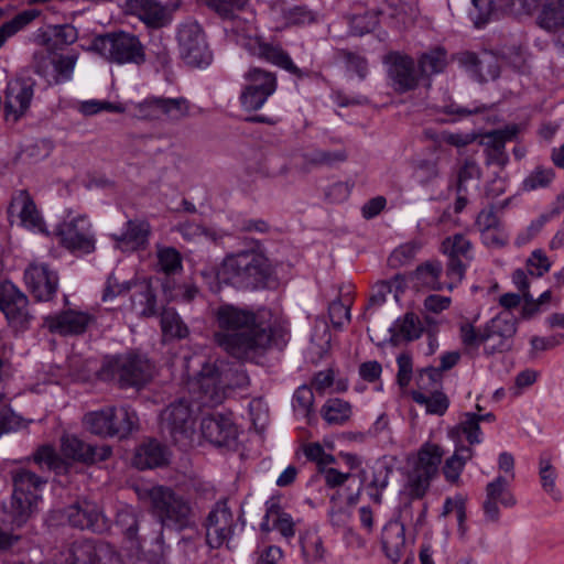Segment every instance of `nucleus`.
<instances>
[{"label":"nucleus","mask_w":564,"mask_h":564,"mask_svg":"<svg viewBox=\"0 0 564 564\" xmlns=\"http://www.w3.org/2000/svg\"><path fill=\"white\" fill-rule=\"evenodd\" d=\"M219 328L214 334L217 346L226 351L283 350L290 335L289 329L278 319L265 323L262 316L252 311L221 304L213 310Z\"/></svg>","instance_id":"f257e3e1"},{"label":"nucleus","mask_w":564,"mask_h":564,"mask_svg":"<svg viewBox=\"0 0 564 564\" xmlns=\"http://www.w3.org/2000/svg\"><path fill=\"white\" fill-rule=\"evenodd\" d=\"M184 367L188 392L199 406H217L236 389L250 383L239 355H186Z\"/></svg>","instance_id":"f03ea898"},{"label":"nucleus","mask_w":564,"mask_h":564,"mask_svg":"<svg viewBox=\"0 0 564 564\" xmlns=\"http://www.w3.org/2000/svg\"><path fill=\"white\" fill-rule=\"evenodd\" d=\"M270 273L269 261L263 254L242 251L224 259L218 278L237 289H258L265 286Z\"/></svg>","instance_id":"7ed1b4c3"},{"label":"nucleus","mask_w":564,"mask_h":564,"mask_svg":"<svg viewBox=\"0 0 564 564\" xmlns=\"http://www.w3.org/2000/svg\"><path fill=\"white\" fill-rule=\"evenodd\" d=\"M155 371V366L145 355H110L105 358L97 376L102 381L117 382L120 388H141Z\"/></svg>","instance_id":"20e7f679"},{"label":"nucleus","mask_w":564,"mask_h":564,"mask_svg":"<svg viewBox=\"0 0 564 564\" xmlns=\"http://www.w3.org/2000/svg\"><path fill=\"white\" fill-rule=\"evenodd\" d=\"M152 513L161 527L183 530L191 527L194 511L187 499L166 486H153L145 490Z\"/></svg>","instance_id":"39448f33"},{"label":"nucleus","mask_w":564,"mask_h":564,"mask_svg":"<svg viewBox=\"0 0 564 564\" xmlns=\"http://www.w3.org/2000/svg\"><path fill=\"white\" fill-rule=\"evenodd\" d=\"M109 63L142 65L147 61L145 46L138 35L128 31H112L97 35L91 47Z\"/></svg>","instance_id":"423d86ee"},{"label":"nucleus","mask_w":564,"mask_h":564,"mask_svg":"<svg viewBox=\"0 0 564 564\" xmlns=\"http://www.w3.org/2000/svg\"><path fill=\"white\" fill-rule=\"evenodd\" d=\"M83 423L97 436L124 438L138 427V416L129 406H106L86 413Z\"/></svg>","instance_id":"0eeeda50"},{"label":"nucleus","mask_w":564,"mask_h":564,"mask_svg":"<svg viewBox=\"0 0 564 564\" xmlns=\"http://www.w3.org/2000/svg\"><path fill=\"white\" fill-rule=\"evenodd\" d=\"M11 476L13 482L11 517L12 522L21 527L34 512L46 480L25 468L13 470Z\"/></svg>","instance_id":"6e6552de"},{"label":"nucleus","mask_w":564,"mask_h":564,"mask_svg":"<svg viewBox=\"0 0 564 564\" xmlns=\"http://www.w3.org/2000/svg\"><path fill=\"white\" fill-rule=\"evenodd\" d=\"M192 105L183 96L170 98L149 96L132 106L133 116L143 121H167L178 123L191 115Z\"/></svg>","instance_id":"1a4fd4ad"},{"label":"nucleus","mask_w":564,"mask_h":564,"mask_svg":"<svg viewBox=\"0 0 564 564\" xmlns=\"http://www.w3.org/2000/svg\"><path fill=\"white\" fill-rule=\"evenodd\" d=\"M55 235L59 243L75 254H88L96 248L93 226L86 215L73 216L68 213L57 225Z\"/></svg>","instance_id":"9d476101"},{"label":"nucleus","mask_w":564,"mask_h":564,"mask_svg":"<svg viewBox=\"0 0 564 564\" xmlns=\"http://www.w3.org/2000/svg\"><path fill=\"white\" fill-rule=\"evenodd\" d=\"M204 527L206 529V543L212 549L229 545L236 533L238 519L227 500H220L214 505L206 517Z\"/></svg>","instance_id":"9b49d317"},{"label":"nucleus","mask_w":564,"mask_h":564,"mask_svg":"<svg viewBox=\"0 0 564 564\" xmlns=\"http://www.w3.org/2000/svg\"><path fill=\"white\" fill-rule=\"evenodd\" d=\"M180 54L183 61L193 67H204L212 62V53L200 25L188 21L180 25L177 31Z\"/></svg>","instance_id":"f8f14e48"},{"label":"nucleus","mask_w":564,"mask_h":564,"mask_svg":"<svg viewBox=\"0 0 564 564\" xmlns=\"http://www.w3.org/2000/svg\"><path fill=\"white\" fill-rule=\"evenodd\" d=\"M78 54H50L37 52L34 54V72L44 77L48 85H59L72 79Z\"/></svg>","instance_id":"ddd939ff"},{"label":"nucleus","mask_w":564,"mask_h":564,"mask_svg":"<svg viewBox=\"0 0 564 564\" xmlns=\"http://www.w3.org/2000/svg\"><path fill=\"white\" fill-rule=\"evenodd\" d=\"M192 395V401L185 399L171 403L161 413V427L166 431L175 443L189 438L193 432V408L200 409Z\"/></svg>","instance_id":"4468645a"},{"label":"nucleus","mask_w":564,"mask_h":564,"mask_svg":"<svg viewBox=\"0 0 564 564\" xmlns=\"http://www.w3.org/2000/svg\"><path fill=\"white\" fill-rule=\"evenodd\" d=\"M66 564H116L119 555L104 541L78 540L67 550Z\"/></svg>","instance_id":"2eb2a0df"},{"label":"nucleus","mask_w":564,"mask_h":564,"mask_svg":"<svg viewBox=\"0 0 564 564\" xmlns=\"http://www.w3.org/2000/svg\"><path fill=\"white\" fill-rule=\"evenodd\" d=\"M237 42L251 55L279 66L297 77H303V72L293 63L290 55L280 45L268 43L260 36L245 34H239Z\"/></svg>","instance_id":"dca6fc26"},{"label":"nucleus","mask_w":564,"mask_h":564,"mask_svg":"<svg viewBox=\"0 0 564 564\" xmlns=\"http://www.w3.org/2000/svg\"><path fill=\"white\" fill-rule=\"evenodd\" d=\"M442 251L448 257L446 275L449 282L446 288L453 290L464 279L466 262L471 259V243L464 235L455 234L442 242Z\"/></svg>","instance_id":"f3484780"},{"label":"nucleus","mask_w":564,"mask_h":564,"mask_svg":"<svg viewBox=\"0 0 564 564\" xmlns=\"http://www.w3.org/2000/svg\"><path fill=\"white\" fill-rule=\"evenodd\" d=\"M61 452L64 457L84 465H95L107 460L112 448L109 445H94L76 435H64L61 438Z\"/></svg>","instance_id":"a211bd4d"},{"label":"nucleus","mask_w":564,"mask_h":564,"mask_svg":"<svg viewBox=\"0 0 564 564\" xmlns=\"http://www.w3.org/2000/svg\"><path fill=\"white\" fill-rule=\"evenodd\" d=\"M519 132L517 124L506 126L502 129L479 133V144L484 147L487 165H497L503 169L509 156L506 152V142L513 140Z\"/></svg>","instance_id":"6ab92c4d"},{"label":"nucleus","mask_w":564,"mask_h":564,"mask_svg":"<svg viewBox=\"0 0 564 564\" xmlns=\"http://www.w3.org/2000/svg\"><path fill=\"white\" fill-rule=\"evenodd\" d=\"M64 514L72 527L80 530L102 533L109 528L107 519L101 513L99 507L93 501H76L65 508Z\"/></svg>","instance_id":"aec40b11"},{"label":"nucleus","mask_w":564,"mask_h":564,"mask_svg":"<svg viewBox=\"0 0 564 564\" xmlns=\"http://www.w3.org/2000/svg\"><path fill=\"white\" fill-rule=\"evenodd\" d=\"M24 281L37 301H50L57 291L58 275L42 262H32L24 271Z\"/></svg>","instance_id":"412c9836"},{"label":"nucleus","mask_w":564,"mask_h":564,"mask_svg":"<svg viewBox=\"0 0 564 564\" xmlns=\"http://www.w3.org/2000/svg\"><path fill=\"white\" fill-rule=\"evenodd\" d=\"M29 300L12 282L0 284V310L9 323L15 327H24L31 315L28 310Z\"/></svg>","instance_id":"4be33fe9"},{"label":"nucleus","mask_w":564,"mask_h":564,"mask_svg":"<svg viewBox=\"0 0 564 564\" xmlns=\"http://www.w3.org/2000/svg\"><path fill=\"white\" fill-rule=\"evenodd\" d=\"M388 66V75L393 87L399 93L414 89L419 84V74L415 70L412 57L399 52H391L384 56Z\"/></svg>","instance_id":"5701e85b"},{"label":"nucleus","mask_w":564,"mask_h":564,"mask_svg":"<svg viewBox=\"0 0 564 564\" xmlns=\"http://www.w3.org/2000/svg\"><path fill=\"white\" fill-rule=\"evenodd\" d=\"M34 96V83L31 79H15L8 84L4 95V115L7 120L17 122L26 113Z\"/></svg>","instance_id":"b1692460"},{"label":"nucleus","mask_w":564,"mask_h":564,"mask_svg":"<svg viewBox=\"0 0 564 564\" xmlns=\"http://www.w3.org/2000/svg\"><path fill=\"white\" fill-rule=\"evenodd\" d=\"M200 431L204 438L215 446H230L237 438V427L232 419L225 414H213L202 420Z\"/></svg>","instance_id":"393cba45"},{"label":"nucleus","mask_w":564,"mask_h":564,"mask_svg":"<svg viewBox=\"0 0 564 564\" xmlns=\"http://www.w3.org/2000/svg\"><path fill=\"white\" fill-rule=\"evenodd\" d=\"M129 10L148 28L161 29L172 21L173 11L158 0H129Z\"/></svg>","instance_id":"a878e982"},{"label":"nucleus","mask_w":564,"mask_h":564,"mask_svg":"<svg viewBox=\"0 0 564 564\" xmlns=\"http://www.w3.org/2000/svg\"><path fill=\"white\" fill-rule=\"evenodd\" d=\"M270 14L273 19L280 20L284 28L304 26L316 23L318 13L306 6L286 7L284 2L274 1L270 3Z\"/></svg>","instance_id":"bb28decb"},{"label":"nucleus","mask_w":564,"mask_h":564,"mask_svg":"<svg viewBox=\"0 0 564 564\" xmlns=\"http://www.w3.org/2000/svg\"><path fill=\"white\" fill-rule=\"evenodd\" d=\"M151 226L143 219H130L120 235H111L116 246L122 250L144 249L149 242Z\"/></svg>","instance_id":"cd10ccee"},{"label":"nucleus","mask_w":564,"mask_h":564,"mask_svg":"<svg viewBox=\"0 0 564 564\" xmlns=\"http://www.w3.org/2000/svg\"><path fill=\"white\" fill-rule=\"evenodd\" d=\"M8 213L11 217L17 216L21 224L31 229L43 231V221L36 206L25 191H20L13 196Z\"/></svg>","instance_id":"c85d7f7f"},{"label":"nucleus","mask_w":564,"mask_h":564,"mask_svg":"<svg viewBox=\"0 0 564 564\" xmlns=\"http://www.w3.org/2000/svg\"><path fill=\"white\" fill-rule=\"evenodd\" d=\"M381 543L386 556L394 564L400 562L408 551L404 525L399 521L388 522L382 530Z\"/></svg>","instance_id":"c756f323"},{"label":"nucleus","mask_w":564,"mask_h":564,"mask_svg":"<svg viewBox=\"0 0 564 564\" xmlns=\"http://www.w3.org/2000/svg\"><path fill=\"white\" fill-rule=\"evenodd\" d=\"M90 323V316L83 312L67 311L48 317L46 325L52 332L62 335H76L84 333Z\"/></svg>","instance_id":"7c9ffc66"},{"label":"nucleus","mask_w":564,"mask_h":564,"mask_svg":"<svg viewBox=\"0 0 564 564\" xmlns=\"http://www.w3.org/2000/svg\"><path fill=\"white\" fill-rule=\"evenodd\" d=\"M169 460L167 448L155 440L141 444L133 458V464L139 469L161 467Z\"/></svg>","instance_id":"2f4dec72"},{"label":"nucleus","mask_w":564,"mask_h":564,"mask_svg":"<svg viewBox=\"0 0 564 564\" xmlns=\"http://www.w3.org/2000/svg\"><path fill=\"white\" fill-rule=\"evenodd\" d=\"M135 288L131 297L132 310L141 317L155 316L158 314V303L151 282L142 281Z\"/></svg>","instance_id":"473e14b6"},{"label":"nucleus","mask_w":564,"mask_h":564,"mask_svg":"<svg viewBox=\"0 0 564 564\" xmlns=\"http://www.w3.org/2000/svg\"><path fill=\"white\" fill-rule=\"evenodd\" d=\"M443 455L444 451L440 445L424 443L417 451V459L413 469L434 478L438 474Z\"/></svg>","instance_id":"72a5a7b5"},{"label":"nucleus","mask_w":564,"mask_h":564,"mask_svg":"<svg viewBox=\"0 0 564 564\" xmlns=\"http://www.w3.org/2000/svg\"><path fill=\"white\" fill-rule=\"evenodd\" d=\"M269 521H272V528L279 531L285 538H292L295 534V523L292 517L284 512L275 502L267 507L264 519L261 523L262 531H269Z\"/></svg>","instance_id":"f704fd0d"},{"label":"nucleus","mask_w":564,"mask_h":564,"mask_svg":"<svg viewBox=\"0 0 564 564\" xmlns=\"http://www.w3.org/2000/svg\"><path fill=\"white\" fill-rule=\"evenodd\" d=\"M474 456V451L469 446H456L454 454L445 460L442 468L443 475L447 482L458 485L460 474L468 460Z\"/></svg>","instance_id":"c9c22d12"},{"label":"nucleus","mask_w":564,"mask_h":564,"mask_svg":"<svg viewBox=\"0 0 564 564\" xmlns=\"http://www.w3.org/2000/svg\"><path fill=\"white\" fill-rule=\"evenodd\" d=\"M154 269L166 278L182 273L183 259L181 253L173 247L156 246V263Z\"/></svg>","instance_id":"e433bc0d"},{"label":"nucleus","mask_w":564,"mask_h":564,"mask_svg":"<svg viewBox=\"0 0 564 564\" xmlns=\"http://www.w3.org/2000/svg\"><path fill=\"white\" fill-rule=\"evenodd\" d=\"M481 175V169L475 160H463L457 169L456 192L465 193L478 188Z\"/></svg>","instance_id":"4c0bfd02"},{"label":"nucleus","mask_w":564,"mask_h":564,"mask_svg":"<svg viewBox=\"0 0 564 564\" xmlns=\"http://www.w3.org/2000/svg\"><path fill=\"white\" fill-rule=\"evenodd\" d=\"M447 66V53L442 47L432 48L419 58V68L422 76H432L442 73Z\"/></svg>","instance_id":"58836bf2"},{"label":"nucleus","mask_w":564,"mask_h":564,"mask_svg":"<svg viewBox=\"0 0 564 564\" xmlns=\"http://www.w3.org/2000/svg\"><path fill=\"white\" fill-rule=\"evenodd\" d=\"M539 24L547 31L564 25V0H549L539 15Z\"/></svg>","instance_id":"ea45409f"},{"label":"nucleus","mask_w":564,"mask_h":564,"mask_svg":"<svg viewBox=\"0 0 564 564\" xmlns=\"http://www.w3.org/2000/svg\"><path fill=\"white\" fill-rule=\"evenodd\" d=\"M442 271L443 268L440 262H426L416 268L414 279L417 285L440 291L443 289V283L440 280Z\"/></svg>","instance_id":"a19ab883"},{"label":"nucleus","mask_w":564,"mask_h":564,"mask_svg":"<svg viewBox=\"0 0 564 564\" xmlns=\"http://www.w3.org/2000/svg\"><path fill=\"white\" fill-rule=\"evenodd\" d=\"M411 397L415 403L424 405L429 414L443 415L449 406L448 397L441 391H434L431 395H425L421 391H412Z\"/></svg>","instance_id":"79ce46f5"},{"label":"nucleus","mask_w":564,"mask_h":564,"mask_svg":"<svg viewBox=\"0 0 564 564\" xmlns=\"http://www.w3.org/2000/svg\"><path fill=\"white\" fill-rule=\"evenodd\" d=\"M516 330V321L513 316L510 313H501L491 318L486 325L485 337H487V340L494 337L509 338L514 335Z\"/></svg>","instance_id":"37998d69"},{"label":"nucleus","mask_w":564,"mask_h":564,"mask_svg":"<svg viewBox=\"0 0 564 564\" xmlns=\"http://www.w3.org/2000/svg\"><path fill=\"white\" fill-rule=\"evenodd\" d=\"M248 85L268 96L274 94L278 87L275 74L259 67H252L245 74Z\"/></svg>","instance_id":"c03bdc74"},{"label":"nucleus","mask_w":564,"mask_h":564,"mask_svg":"<svg viewBox=\"0 0 564 564\" xmlns=\"http://www.w3.org/2000/svg\"><path fill=\"white\" fill-rule=\"evenodd\" d=\"M40 12L37 10H25L14 15L11 20L4 22L0 26V48L10 37L15 35L35 18H37Z\"/></svg>","instance_id":"a18cd8bd"},{"label":"nucleus","mask_w":564,"mask_h":564,"mask_svg":"<svg viewBox=\"0 0 564 564\" xmlns=\"http://www.w3.org/2000/svg\"><path fill=\"white\" fill-rule=\"evenodd\" d=\"M394 330L397 339L412 341L421 336L423 325L419 316L413 313H406L402 318L397 321Z\"/></svg>","instance_id":"49530a36"},{"label":"nucleus","mask_w":564,"mask_h":564,"mask_svg":"<svg viewBox=\"0 0 564 564\" xmlns=\"http://www.w3.org/2000/svg\"><path fill=\"white\" fill-rule=\"evenodd\" d=\"M322 415L328 424H344L351 415V406L340 399H330L322 408Z\"/></svg>","instance_id":"de8ad7c7"},{"label":"nucleus","mask_w":564,"mask_h":564,"mask_svg":"<svg viewBox=\"0 0 564 564\" xmlns=\"http://www.w3.org/2000/svg\"><path fill=\"white\" fill-rule=\"evenodd\" d=\"M161 328L165 337L184 338L188 334L187 326L173 308H164L161 314Z\"/></svg>","instance_id":"09e8293b"},{"label":"nucleus","mask_w":564,"mask_h":564,"mask_svg":"<svg viewBox=\"0 0 564 564\" xmlns=\"http://www.w3.org/2000/svg\"><path fill=\"white\" fill-rule=\"evenodd\" d=\"M539 475L543 490L549 494L554 500H561V492L555 487L557 473L552 465L550 457L541 455L539 460Z\"/></svg>","instance_id":"8fccbe9b"},{"label":"nucleus","mask_w":564,"mask_h":564,"mask_svg":"<svg viewBox=\"0 0 564 564\" xmlns=\"http://www.w3.org/2000/svg\"><path fill=\"white\" fill-rule=\"evenodd\" d=\"M117 525L120 527L122 533L129 539V540H137L138 547H142V543L147 542L148 538L145 535H142L138 538L137 533L139 530V519L137 513L131 509H123L117 513Z\"/></svg>","instance_id":"3c124183"},{"label":"nucleus","mask_w":564,"mask_h":564,"mask_svg":"<svg viewBox=\"0 0 564 564\" xmlns=\"http://www.w3.org/2000/svg\"><path fill=\"white\" fill-rule=\"evenodd\" d=\"M508 480L498 476L494 481L489 482L486 487V495L489 496L490 499H495L503 507H513L516 505V498L509 490Z\"/></svg>","instance_id":"603ef678"},{"label":"nucleus","mask_w":564,"mask_h":564,"mask_svg":"<svg viewBox=\"0 0 564 564\" xmlns=\"http://www.w3.org/2000/svg\"><path fill=\"white\" fill-rule=\"evenodd\" d=\"M457 430L466 437L469 445L481 443L480 422L477 420V413H464Z\"/></svg>","instance_id":"864d4df0"},{"label":"nucleus","mask_w":564,"mask_h":564,"mask_svg":"<svg viewBox=\"0 0 564 564\" xmlns=\"http://www.w3.org/2000/svg\"><path fill=\"white\" fill-rule=\"evenodd\" d=\"M378 24V17L373 11L365 10L352 14L349 18L350 33L352 35H364L372 31Z\"/></svg>","instance_id":"5fc2aeb1"},{"label":"nucleus","mask_w":564,"mask_h":564,"mask_svg":"<svg viewBox=\"0 0 564 564\" xmlns=\"http://www.w3.org/2000/svg\"><path fill=\"white\" fill-rule=\"evenodd\" d=\"M78 111L86 116H94L101 111L107 112H115V113H122L126 111L124 107H122L120 104H112L107 100H97V99H90L82 101L78 107Z\"/></svg>","instance_id":"6e6d98bb"},{"label":"nucleus","mask_w":564,"mask_h":564,"mask_svg":"<svg viewBox=\"0 0 564 564\" xmlns=\"http://www.w3.org/2000/svg\"><path fill=\"white\" fill-rule=\"evenodd\" d=\"M311 341L318 352H327L333 349L332 334L327 323L324 319H316L314 323Z\"/></svg>","instance_id":"4d7b16f0"},{"label":"nucleus","mask_w":564,"mask_h":564,"mask_svg":"<svg viewBox=\"0 0 564 564\" xmlns=\"http://www.w3.org/2000/svg\"><path fill=\"white\" fill-rule=\"evenodd\" d=\"M303 554L308 561H319L324 557L325 549L322 538L316 533H306L301 539Z\"/></svg>","instance_id":"13d9d810"},{"label":"nucleus","mask_w":564,"mask_h":564,"mask_svg":"<svg viewBox=\"0 0 564 564\" xmlns=\"http://www.w3.org/2000/svg\"><path fill=\"white\" fill-rule=\"evenodd\" d=\"M554 178V171L542 166L535 167L523 181L524 191H534L546 187Z\"/></svg>","instance_id":"bf43d9fd"},{"label":"nucleus","mask_w":564,"mask_h":564,"mask_svg":"<svg viewBox=\"0 0 564 564\" xmlns=\"http://www.w3.org/2000/svg\"><path fill=\"white\" fill-rule=\"evenodd\" d=\"M433 477L413 469L408 479V492L411 499H421L430 488Z\"/></svg>","instance_id":"052dcab7"},{"label":"nucleus","mask_w":564,"mask_h":564,"mask_svg":"<svg viewBox=\"0 0 564 564\" xmlns=\"http://www.w3.org/2000/svg\"><path fill=\"white\" fill-rule=\"evenodd\" d=\"M248 0H206L208 8L224 19H235L236 11L241 10Z\"/></svg>","instance_id":"680f3d73"},{"label":"nucleus","mask_w":564,"mask_h":564,"mask_svg":"<svg viewBox=\"0 0 564 564\" xmlns=\"http://www.w3.org/2000/svg\"><path fill=\"white\" fill-rule=\"evenodd\" d=\"M420 249L421 243L416 241H411L401 245L389 257V265L392 268H397L410 262L415 257Z\"/></svg>","instance_id":"e2e57ef3"},{"label":"nucleus","mask_w":564,"mask_h":564,"mask_svg":"<svg viewBox=\"0 0 564 564\" xmlns=\"http://www.w3.org/2000/svg\"><path fill=\"white\" fill-rule=\"evenodd\" d=\"M475 76L480 80L495 79L499 76V66L492 54L488 52L480 54Z\"/></svg>","instance_id":"0e129e2a"},{"label":"nucleus","mask_w":564,"mask_h":564,"mask_svg":"<svg viewBox=\"0 0 564 564\" xmlns=\"http://www.w3.org/2000/svg\"><path fill=\"white\" fill-rule=\"evenodd\" d=\"M314 393L307 386L299 387L293 395V409L303 416H307L313 408Z\"/></svg>","instance_id":"69168bd1"},{"label":"nucleus","mask_w":564,"mask_h":564,"mask_svg":"<svg viewBox=\"0 0 564 564\" xmlns=\"http://www.w3.org/2000/svg\"><path fill=\"white\" fill-rule=\"evenodd\" d=\"M303 452L308 460L316 463L318 470L336 462L335 457L326 453L319 443L306 444Z\"/></svg>","instance_id":"338daca9"},{"label":"nucleus","mask_w":564,"mask_h":564,"mask_svg":"<svg viewBox=\"0 0 564 564\" xmlns=\"http://www.w3.org/2000/svg\"><path fill=\"white\" fill-rule=\"evenodd\" d=\"M270 96L247 85L240 95L241 106L248 111L260 109Z\"/></svg>","instance_id":"774afa93"}]
</instances>
